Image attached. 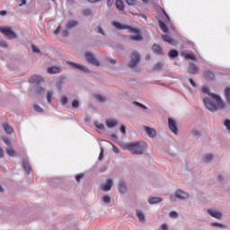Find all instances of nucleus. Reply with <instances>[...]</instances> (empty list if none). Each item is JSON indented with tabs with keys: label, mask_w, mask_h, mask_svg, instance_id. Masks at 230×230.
<instances>
[{
	"label": "nucleus",
	"mask_w": 230,
	"mask_h": 230,
	"mask_svg": "<svg viewBox=\"0 0 230 230\" xmlns=\"http://www.w3.org/2000/svg\"><path fill=\"white\" fill-rule=\"evenodd\" d=\"M202 93L204 94H208V96H211L213 100H215L216 104L211 102V100H209L208 98H204L203 99V103L205 105V107L210 111L211 112H217V109H224L226 107V103L224 102V101H222V99L220 98V96L215 94V93H209V87L208 86H203L202 88Z\"/></svg>",
	"instance_id": "obj_1"
},
{
	"label": "nucleus",
	"mask_w": 230,
	"mask_h": 230,
	"mask_svg": "<svg viewBox=\"0 0 230 230\" xmlns=\"http://www.w3.org/2000/svg\"><path fill=\"white\" fill-rule=\"evenodd\" d=\"M112 25L117 30H128L130 33H133L134 35L129 37L131 40H137V41L143 40V36L141 35V31L137 28H133L128 25H123L119 22H113Z\"/></svg>",
	"instance_id": "obj_2"
},
{
	"label": "nucleus",
	"mask_w": 230,
	"mask_h": 230,
	"mask_svg": "<svg viewBox=\"0 0 230 230\" xmlns=\"http://www.w3.org/2000/svg\"><path fill=\"white\" fill-rule=\"evenodd\" d=\"M127 150L135 155H141L145 153L146 144L145 142H133L126 145Z\"/></svg>",
	"instance_id": "obj_3"
},
{
	"label": "nucleus",
	"mask_w": 230,
	"mask_h": 230,
	"mask_svg": "<svg viewBox=\"0 0 230 230\" xmlns=\"http://www.w3.org/2000/svg\"><path fill=\"white\" fill-rule=\"evenodd\" d=\"M0 32L8 37V39H17V35L10 27H0Z\"/></svg>",
	"instance_id": "obj_4"
},
{
	"label": "nucleus",
	"mask_w": 230,
	"mask_h": 230,
	"mask_svg": "<svg viewBox=\"0 0 230 230\" xmlns=\"http://www.w3.org/2000/svg\"><path fill=\"white\" fill-rule=\"evenodd\" d=\"M139 60H140L139 54L137 52H133L131 54V60L128 64V67H130L131 69L136 68V66H137V64H139Z\"/></svg>",
	"instance_id": "obj_5"
},
{
	"label": "nucleus",
	"mask_w": 230,
	"mask_h": 230,
	"mask_svg": "<svg viewBox=\"0 0 230 230\" xmlns=\"http://www.w3.org/2000/svg\"><path fill=\"white\" fill-rule=\"evenodd\" d=\"M84 57L88 64H92V66H95L96 67L100 66V61L96 59V58H94V56L90 52H86Z\"/></svg>",
	"instance_id": "obj_6"
},
{
	"label": "nucleus",
	"mask_w": 230,
	"mask_h": 230,
	"mask_svg": "<svg viewBox=\"0 0 230 230\" xmlns=\"http://www.w3.org/2000/svg\"><path fill=\"white\" fill-rule=\"evenodd\" d=\"M168 126L171 132H172V134H175V135L179 134V128H177V123L173 119L168 118Z\"/></svg>",
	"instance_id": "obj_7"
},
{
	"label": "nucleus",
	"mask_w": 230,
	"mask_h": 230,
	"mask_svg": "<svg viewBox=\"0 0 230 230\" xmlns=\"http://www.w3.org/2000/svg\"><path fill=\"white\" fill-rule=\"evenodd\" d=\"M47 73H49V75H59V73H62V68L58 66H49L47 68Z\"/></svg>",
	"instance_id": "obj_8"
},
{
	"label": "nucleus",
	"mask_w": 230,
	"mask_h": 230,
	"mask_svg": "<svg viewBox=\"0 0 230 230\" xmlns=\"http://www.w3.org/2000/svg\"><path fill=\"white\" fill-rule=\"evenodd\" d=\"M67 64H68V66H71V67H74V69H79L80 71H84V73H88L89 72V70L82 65H78L75 62H67Z\"/></svg>",
	"instance_id": "obj_9"
},
{
	"label": "nucleus",
	"mask_w": 230,
	"mask_h": 230,
	"mask_svg": "<svg viewBox=\"0 0 230 230\" xmlns=\"http://www.w3.org/2000/svg\"><path fill=\"white\" fill-rule=\"evenodd\" d=\"M112 184H114V181L112 179L109 178L104 185H102V191H111L112 189Z\"/></svg>",
	"instance_id": "obj_10"
},
{
	"label": "nucleus",
	"mask_w": 230,
	"mask_h": 230,
	"mask_svg": "<svg viewBox=\"0 0 230 230\" xmlns=\"http://www.w3.org/2000/svg\"><path fill=\"white\" fill-rule=\"evenodd\" d=\"M207 211L208 215H210V217H213V218H217V220H222V213L213 209H208Z\"/></svg>",
	"instance_id": "obj_11"
},
{
	"label": "nucleus",
	"mask_w": 230,
	"mask_h": 230,
	"mask_svg": "<svg viewBox=\"0 0 230 230\" xmlns=\"http://www.w3.org/2000/svg\"><path fill=\"white\" fill-rule=\"evenodd\" d=\"M40 82H44V79L40 75H34L29 79L30 84H40Z\"/></svg>",
	"instance_id": "obj_12"
},
{
	"label": "nucleus",
	"mask_w": 230,
	"mask_h": 230,
	"mask_svg": "<svg viewBox=\"0 0 230 230\" xmlns=\"http://www.w3.org/2000/svg\"><path fill=\"white\" fill-rule=\"evenodd\" d=\"M181 55L187 60H197V57L191 52H182Z\"/></svg>",
	"instance_id": "obj_13"
},
{
	"label": "nucleus",
	"mask_w": 230,
	"mask_h": 230,
	"mask_svg": "<svg viewBox=\"0 0 230 230\" xmlns=\"http://www.w3.org/2000/svg\"><path fill=\"white\" fill-rule=\"evenodd\" d=\"M174 195L176 199H188V193L181 190H177Z\"/></svg>",
	"instance_id": "obj_14"
},
{
	"label": "nucleus",
	"mask_w": 230,
	"mask_h": 230,
	"mask_svg": "<svg viewBox=\"0 0 230 230\" xmlns=\"http://www.w3.org/2000/svg\"><path fill=\"white\" fill-rule=\"evenodd\" d=\"M189 73H190L191 75H197V73H199V67L197 66V65L190 63L189 65Z\"/></svg>",
	"instance_id": "obj_15"
},
{
	"label": "nucleus",
	"mask_w": 230,
	"mask_h": 230,
	"mask_svg": "<svg viewBox=\"0 0 230 230\" xmlns=\"http://www.w3.org/2000/svg\"><path fill=\"white\" fill-rule=\"evenodd\" d=\"M115 5L116 9L119 10V12H123L125 10V4L123 3V0H116Z\"/></svg>",
	"instance_id": "obj_16"
},
{
	"label": "nucleus",
	"mask_w": 230,
	"mask_h": 230,
	"mask_svg": "<svg viewBox=\"0 0 230 230\" xmlns=\"http://www.w3.org/2000/svg\"><path fill=\"white\" fill-rule=\"evenodd\" d=\"M162 39H163V40H164V42H168L169 44H172V46H175L177 44V41L171 39L170 36H168V35H162Z\"/></svg>",
	"instance_id": "obj_17"
},
{
	"label": "nucleus",
	"mask_w": 230,
	"mask_h": 230,
	"mask_svg": "<svg viewBox=\"0 0 230 230\" xmlns=\"http://www.w3.org/2000/svg\"><path fill=\"white\" fill-rule=\"evenodd\" d=\"M146 132L149 137H155L157 136V132L154 128H146Z\"/></svg>",
	"instance_id": "obj_18"
},
{
	"label": "nucleus",
	"mask_w": 230,
	"mask_h": 230,
	"mask_svg": "<svg viewBox=\"0 0 230 230\" xmlns=\"http://www.w3.org/2000/svg\"><path fill=\"white\" fill-rule=\"evenodd\" d=\"M22 166L27 173H30V172H31V167L30 166V162H28V160L22 161Z\"/></svg>",
	"instance_id": "obj_19"
},
{
	"label": "nucleus",
	"mask_w": 230,
	"mask_h": 230,
	"mask_svg": "<svg viewBox=\"0 0 230 230\" xmlns=\"http://www.w3.org/2000/svg\"><path fill=\"white\" fill-rule=\"evenodd\" d=\"M148 202L150 204H159V202H163V199L162 198H157V197L149 198Z\"/></svg>",
	"instance_id": "obj_20"
},
{
	"label": "nucleus",
	"mask_w": 230,
	"mask_h": 230,
	"mask_svg": "<svg viewBox=\"0 0 230 230\" xmlns=\"http://www.w3.org/2000/svg\"><path fill=\"white\" fill-rule=\"evenodd\" d=\"M106 125H107V127H109V128H112L118 125V120L108 119L106 121Z\"/></svg>",
	"instance_id": "obj_21"
},
{
	"label": "nucleus",
	"mask_w": 230,
	"mask_h": 230,
	"mask_svg": "<svg viewBox=\"0 0 230 230\" xmlns=\"http://www.w3.org/2000/svg\"><path fill=\"white\" fill-rule=\"evenodd\" d=\"M153 51L154 53H156V55H163V48L159 45H154Z\"/></svg>",
	"instance_id": "obj_22"
},
{
	"label": "nucleus",
	"mask_w": 230,
	"mask_h": 230,
	"mask_svg": "<svg viewBox=\"0 0 230 230\" xmlns=\"http://www.w3.org/2000/svg\"><path fill=\"white\" fill-rule=\"evenodd\" d=\"M119 193H125L127 191V186L125 185V181H119Z\"/></svg>",
	"instance_id": "obj_23"
},
{
	"label": "nucleus",
	"mask_w": 230,
	"mask_h": 230,
	"mask_svg": "<svg viewBox=\"0 0 230 230\" xmlns=\"http://www.w3.org/2000/svg\"><path fill=\"white\" fill-rule=\"evenodd\" d=\"M75 26H78V22L75 20H70L67 22L66 28L67 30H71V28H75Z\"/></svg>",
	"instance_id": "obj_24"
},
{
	"label": "nucleus",
	"mask_w": 230,
	"mask_h": 230,
	"mask_svg": "<svg viewBox=\"0 0 230 230\" xmlns=\"http://www.w3.org/2000/svg\"><path fill=\"white\" fill-rule=\"evenodd\" d=\"M137 217L140 222H145V214L141 210H137Z\"/></svg>",
	"instance_id": "obj_25"
},
{
	"label": "nucleus",
	"mask_w": 230,
	"mask_h": 230,
	"mask_svg": "<svg viewBox=\"0 0 230 230\" xmlns=\"http://www.w3.org/2000/svg\"><path fill=\"white\" fill-rule=\"evenodd\" d=\"M159 27L162 30V31H164V33H168V27H166V24L162 21H159Z\"/></svg>",
	"instance_id": "obj_26"
},
{
	"label": "nucleus",
	"mask_w": 230,
	"mask_h": 230,
	"mask_svg": "<svg viewBox=\"0 0 230 230\" xmlns=\"http://www.w3.org/2000/svg\"><path fill=\"white\" fill-rule=\"evenodd\" d=\"M225 96H226V100L227 103L230 104V87H226L225 89Z\"/></svg>",
	"instance_id": "obj_27"
},
{
	"label": "nucleus",
	"mask_w": 230,
	"mask_h": 230,
	"mask_svg": "<svg viewBox=\"0 0 230 230\" xmlns=\"http://www.w3.org/2000/svg\"><path fill=\"white\" fill-rule=\"evenodd\" d=\"M205 76H206L207 80H214L215 79V74H213V72H210V71H207L205 73Z\"/></svg>",
	"instance_id": "obj_28"
},
{
	"label": "nucleus",
	"mask_w": 230,
	"mask_h": 230,
	"mask_svg": "<svg viewBox=\"0 0 230 230\" xmlns=\"http://www.w3.org/2000/svg\"><path fill=\"white\" fill-rule=\"evenodd\" d=\"M169 57L171 58H176V57H179V52L177 50H175V49H171L169 51Z\"/></svg>",
	"instance_id": "obj_29"
},
{
	"label": "nucleus",
	"mask_w": 230,
	"mask_h": 230,
	"mask_svg": "<svg viewBox=\"0 0 230 230\" xmlns=\"http://www.w3.org/2000/svg\"><path fill=\"white\" fill-rule=\"evenodd\" d=\"M4 130L7 133V134H12L13 132V129L12 128V127H10L8 124H4Z\"/></svg>",
	"instance_id": "obj_30"
},
{
	"label": "nucleus",
	"mask_w": 230,
	"mask_h": 230,
	"mask_svg": "<svg viewBox=\"0 0 230 230\" xmlns=\"http://www.w3.org/2000/svg\"><path fill=\"white\" fill-rule=\"evenodd\" d=\"M52 101H53V92L48 91L47 92V102H48V103H51Z\"/></svg>",
	"instance_id": "obj_31"
},
{
	"label": "nucleus",
	"mask_w": 230,
	"mask_h": 230,
	"mask_svg": "<svg viewBox=\"0 0 230 230\" xmlns=\"http://www.w3.org/2000/svg\"><path fill=\"white\" fill-rule=\"evenodd\" d=\"M94 126L96 127V128H98V130H105V126L102 123H99V122H94Z\"/></svg>",
	"instance_id": "obj_32"
},
{
	"label": "nucleus",
	"mask_w": 230,
	"mask_h": 230,
	"mask_svg": "<svg viewBox=\"0 0 230 230\" xmlns=\"http://www.w3.org/2000/svg\"><path fill=\"white\" fill-rule=\"evenodd\" d=\"M6 152L8 155H10V157L15 156V150H13V148H7Z\"/></svg>",
	"instance_id": "obj_33"
},
{
	"label": "nucleus",
	"mask_w": 230,
	"mask_h": 230,
	"mask_svg": "<svg viewBox=\"0 0 230 230\" xmlns=\"http://www.w3.org/2000/svg\"><path fill=\"white\" fill-rule=\"evenodd\" d=\"M72 107L73 109H78V107H80V102L78 100L75 99L72 102Z\"/></svg>",
	"instance_id": "obj_34"
},
{
	"label": "nucleus",
	"mask_w": 230,
	"mask_h": 230,
	"mask_svg": "<svg viewBox=\"0 0 230 230\" xmlns=\"http://www.w3.org/2000/svg\"><path fill=\"white\" fill-rule=\"evenodd\" d=\"M161 12L164 13V17H166V20H165L166 24H169L170 16H168V13H166V11L164 9H161Z\"/></svg>",
	"instance_id": "obj_35"
},
{
	"label": "nucleus",
	"mask_w": 230,
	"mask_h": 230,
	"mask_svg": "<svg viewBox=\"0 0 230 230\" xmlns=\"http://www.w3.org/2000/svg\"><path fill=\"white\" fill-rule=\"evenodd\" d=\"M212 227H220L221 229H226V226L218 223H212Z\"/></svg>",
	"instance_id": "obj_36"
},
{
	"label": "nucleus",
	"mask_w": 230,
	"mask_h": 230,
	"mask_svg": "<svg viewBox=\"0 0 230 230\" xmlns=\"http://www.w3.org/2000/svg\"><path fill=\"white\" fill-rule=\"evenodd\" d=\"M83 14L85 15L86 17L89 15H93V11L91 9H85L83 11Z\"/></svg>",
	"instance_id": "obj_37"
},
{
	"label": "nucleus",
	"mask_w": 230,
	"mask_h": 230,
	"mask_svg": "<svg viewBox=\"0 0 230 230\" xmlns=\"http://www.w3.org/2000/svg\"><path fill=\"white\" fill-rule=\"evenodd\" d=\"M212 160H213V155H207L204 157L205 163H209V161H212Z\"/></svg>",
	"instance_id": "obj_38"
},
{
	"label": "nucleus",
	"mask_w": 230,
	"mask_h": 230,
	"mask_svg": "<svg viewBox=\"0 0 230 230\" xmlns=\"http://www.w3.org/2000/svg\"><path fill=\"white\" fill-rule=\"evenodd\" d=\"M102 200H103L104 204H111V197H109V196H103Z\"/></svg>",
	"instance_id": "obj_39"
},
{
	"label": "nucleus",
	"mask_w": 230,
	"mask_h": 230,
	"mask_svg": "<svg viewBox=\"0 0 230 230\" xmlns=\"http://www.w3.org/2000/svg\"><path fill=\"white\" fill-rule=\"evenodd\" d=\"M162 67H163L162 63H156L154 66V69H155L156 71H159V69H162Z\"/></svg>",
	"instance_id": "obj_40"
},
{
	"label": "nucleus",
	"mask_w": 230,
	"mask_h": 230,
	"mask_svg": "<svg viewBox=\"0 0 230 230\" xmlns=\"http://www.w3.org/2000/svg\"><path fill=\"white\" fill-rule=\"evenodd\" d=\"M33 109H34V111H36L37 112H42V108H40V106H39L38 104H34V105H33Z\"/></svg>",
	"instance_id": "obj_41"
},
{
	"label": "nucleus",
	"mask_w": 230,
	"mask_h": 230,
	"mask_svg": "<svg viewBox=\"0 0 230 230\" xmlns=\"http://www.w3.org/2000/svg\"><path fill=\"white\" fill-rule=\"evenodd\" d=\"M31 49H32L33 53H40V50L35 45H31Z\"/></svg>",
	"instance_id": "obj_42"
},
{
	"label": "nucleus",
	"mask_w": 230,
	"mask_h": 230,
	"mask_svg": "<svg viewBox=\"0 0 230 230\" xmlns=\"http://www.w3.org/2000/svg\"><path fill=\"white\" fill-rule=\"evenodd\" d=\"M42 93H44V89L42 87L39 86L36 89V94H42Z\"/></svg>",
	"instance_id": "obj_43"
},
{
	"label": "nucleus",
	"mask_w": 230,
	"mask_h": 230,
	"mask_svg": "<svg viewBox=\"0 0 230 230\" xmlns=\"http://www.w3.org/2000/svg\"><path fill=\"white\" fill-rule=\"evenodd\" d=\"M224 125L227 128V130H230V120L229 119L225 120Z\"/></svg>",
	"instance_id": "obj_44"
},
{
	"label": "nucleus",
	"mask_w": 230,
	"mask_h": 230,
	"mask_svg": "<svg viewBox=\"0 0 230 230\" xmlns=\"http://www.w3.org/2000/svg\"><path fill=\"white\" fill-rule=\"evenodd\" d=\"M170 217H171V218H177V217H178L177 212L171 211L170 212Z\"/></svg>",
	"instance_id": "obj_45"
},
{
	"label": "nucleus",
	"mask_w": 230,
	"mask_h": 230,
	"mask_svg": "<svg viewBox=\"0 0 230 230\" xmlns=\"http://www.w3.org/2000/svg\"><path fill=\"white\" fill-rule=\"evenodd\" d=\"M98 102H105V97L102 95H96Z\"/></svg>",
	"instance_id": "obj_46"
},
{
	"label": "nucleus",
	"mask_w": 230,
	"mask_h": 230,
	"mask_svg": "<svg viewBox=\"0 0 230 230\" xmlns=\"http://www.w3.org/2000/svg\"><path fill=\"white\" fill-rule=\"evenodd\" d=\"M67 101H68L67 97L64 96L61 99V103H63V105H66L67 103Z\"/></svg>",
	"instance_id": "obj_47"
},
{
	"label": "nucleus",
	"mask_w": 230,
	"mask_h": 230,
	"mask_svg": "<svg viewBox=\"0 0 230 230\" xmlns=\"http://www.w3.org/2000/svg\"><path fill=\"white\" fill-rule=\"evenodd\" d=\"M126 1V3H127V4H136V1H137V0H125Z\"/></svg>",
	"instance_id": "obj_48"
},
{
	"label": "nucleus",
	"mask_w": 230,
	"mask_h": 230,
	"mask_svg": "<svg viewBox=\"0 0 230 230\" xmlns=\"http://www.w3.org/2000/svg\"><path fill=\"white\" fill-rule=\"evenodd\" d=\"M3 141L5 145H7V146H10V139L7 137H4Z\"/></svg>",
	"instance_id": "obj_49"
},
{
	"label": "nucleus",
	"mask_w": 230,
	"mask_h": 230,
	"mask_svg": "<svg viewBox=\"0 0 230 230\" xmlns=\"http://www.w3.org/2000/svg\"><path fill=\"white\" fill-rule=\"evenodd\" d=\"M135 105H137V107H141V109H147L146 106L144 104H141L140 102H135Z\"/></svg>",
	"instance_id": "obj_50"
},
{
	"label": "nucleus",
	"mask_w": 230,
	"mask_h": 230,
	"mask_svg": "<svg viewBox=\"0 0 230 230\" xmlns=\"http://www.w3.org/2000/svg\"><path fill=\"white\" fill-rule=\"evenodd\" d=\"M81 179H84V174H77V175L75 176V180H76L77 182H79V181H80Z\"/></svg>",
	"instance_id": "obj_51"
},
{
	"label": "nucleus",
	"mask_w": 230,
	"mask_h": 230,
	"mask_svg": "<svg viewBox=\"0 0 230 230\" xmlns=\"http://www.w3.org/2000/svg\"><path fill=\"white\" fill-rule=\"evenodd\" d=\"M97 32H99L101 35H105V32H103V29H102V27H97Z\"/></svg>",
	"instance_id": "obj_52"
},
{
	"label": "nucleus",
	"mask_w": 230,
	"mask_h": 230,
	"mask_svg": "<svg viewBox=\"0 0 230 230\" xmlns=\"http://www.w3.org/2000/svg\"><path fill=\"white\" fill-rule=\"evenodd\" d=\"M102 159H103V148H101V153L99 155V161H102Z\"/></svg>",
	"instance_id": "obj_53"
},
{
	"label": "nucleus",
	"mask_w": 230,
	"mask_h": 230,
	"mask_svg": "<svg viewBox=\"0 0 230 230\" xmlns=\"http://www.w3.org/2000/svg\"><path fill=\"white\" fill-rule=\"evenodd\" d=\"M120 132H122V134H126L127 132V128L125 126H121L120 127Z\"/></svg>",
	"instance_id": "obj_54"
},
{
	"label": "nucleus",
	"mask_w": 230,
	"mask_h": 230,
	"mask_svg": "<svg viewBox=\"0 0 230 230\" xmlns=\"http://www.w3.org/2000/svg\"><path fill=\"white\" fill-rule=\"evenodd\" d=\"M60 26H58L55 31H54V35H58V33H60Z\"/></svg>",
	"instance_id": "obj_55"
},
{
	"label": "nucleus",
	"mask_w": 230,
	"mask_h": 230,
	"mask_svg": "<svg viewBox=\"0 0 230 230\" xmlns=\"http://www.w3.org/2000/svg\"><path fill=\"white\" fill-rule=\"evenodd\" d=\"M0 46H2L3 48H7L8 44L6 43V41H1Z\"/></svg>",
	"instance_id": "obj_56"
},
{
	"label": "nucleus",
	"mask_w": 230,
	"mask_h": 230,
	"mask_svg": "<svg viewBox=\"0 0 230 230\" xmlns=\"http://www.w3.org/2000/svg\"><path fill=\"white\" fill-rule=\"evenodd\" d=\"M190 83L192 87H197V84L195 83V81H193V79L190 78Z\"/></svg>",
	"instance_id": "obj_57"
},
{
	"label": "nucleus",
	"mask_w": 230,
	"mask_h": 230,
	"mask_svg": "<svg viewBox=\"0 0 230 230\" xmlns=\"http://www.w3.org/2000/svg\"><path fill=\"white\" fill-rule=\"evenodd\" d=\"M112 3H114V0H108L107 6H109V7L112 6Z\"/></svg>",
	"instance_id": "obj_58"
},
{
	"label": "nucleus",
	"mask_w": 230,
	"mask_h": 230,
	"mask_svg": "<svg viewBox=\"0 0 230 230\" xmlns=\"http://www.w3.org/2000/svg\"><path fill=\"white\" fill-rule=\"evenodd\" d=\"M88 3L95 4V3H100L102 0H87Z\"/></svg>",
	"instance_id": "obj_59"
},
{
	"label": "nucleus",
	"mask_w": 230,
	"mask_h": 230,
	"mask_svg": "<svg viewBox=\"0 0 230 230\" xmlns=\"http://www.w3.org/2000/svg\"><path fill=\"white\" fill-rule=\"evenodd\" d=\"M62 34H63V37H67V35H69V31H63Z\"/></svg>",
	"instance_id": "obj_60"
},
{
	"label": "nucleus",
	"mask_w": 230,
	"mask_h": 230,
	"mask_svg": "<svg viewBox=\"0 0 230 230\" xmlns=\"http://www.w3.org/2000/svg\"><path fill=\"white\" fill-rule=\"evenodd\" d=\"M192 134H193V136H199L200 135V133L197 130H193Z\"/></svg>",
	"instance_id": "obj_61"
},
{
	"label": "nucleus",
	"mask_w": 230,
	"mask_h": 230,
	"mask_svg": "<svg viewBox=\"0 0 230 230\" xmlns=\"http://www.w3.org/2000/svg\"><path fill=\"white\" fill-rule=\"evenodd\" d=\"M162 230H168V226L163 225L161 227Z\"/></svg>",
	"instance_id": "obj_62"
},
{
	"label": "nucleus",
	"mask_w": 230,
	"mask_h": 230,
	"mask_svg": "<svg viewBox=\"0 0 230 230\" xmlns=\"http://www.w3.org/2000/svg\"><path fill=\"white\" fill-rule=\"evenodd\" d=\"M6 11H0V15H6Z\"/></svg>",
	"instance_id": "obj_63"
},
{
	"label": "nucleus",
	"mask_w": 230,
	"mask_h": 230,
	"mask_svg": "<svg viewBox=\"0 0 230 230\" xmlns=\"http://www.w3.org/2000/svg\"><path fill=\"white\" fill-rule=\"evenodd\" d=\"M20 1H22V4H20V6L26 4V0H20Z\"/></svg>",
	"instance_id": "obj_64"
}]
</instances>
